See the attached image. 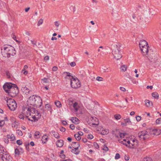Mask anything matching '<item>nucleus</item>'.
<instances>
[{"instance_id":"nucleus-1","label":"nucleus","mask_w":161,"mask_h":161,"mask_svg":"<svg viewBox=\"0 0 161 161\" xmlns=\"http://www.w3.org/2000/svg\"><path fill=\"white\" fill-rule=\"evenodd\" d=\"M4 52L7 55L8 58H10L11 55L14 56L16 53V51L14 47L9 45H5L3 46Z\"/></svg>"},{"instance_id":"nucleus-2","label":"nucleus","mask_w":161,"mask_h":161,"mask_svg":"<svg viewBox=\"0 0 161 161\" xmlns=\"http://www.w3.org/2000/svg\"><path fill=\"white\" fill-rule=\"evenodd\" d=\"M19 92V89L17 85L15 84H13V86L10 90V92L8 94L12 97H15L17 98H18V97H19V100H20L22 99V97L21 95H17Z\"/></svg>"},{"instance_id":"nucleus-3","label":"nucleus","mask_w":161,"mask_h":161,"mask_svg":"<svg viewBox=\"0 0 161 161\" xmlns=\"http://www.w3.org/2000/svg\"><path fill=\"white\" fill-rule=\"evenodd\" d=\"M114 48L113 49L112 53L114 58L116 60H118L122 58V55L120 50V46L115 45L114 46Z\"/></svg>"},{"instance_id":"nucleus-4","label":"nucleus","mask_w":161,"mask_h":161,"mask_svg":"<svg viewBox=\"0 0 161 161\" xmlns=\"http://www.w3.org/2000/svg\"><path fill=\"white\" fill-rule=\"evenodd\" d=\"M7 104L9 109L12 111L15 110L17 107L16 102L13 99H7Z\"/></svg>"},{"instance_id":"nucleus-5","label":"nucleus","mask_w":161,"mask_h":161,"mask_svg":"<svg viewBox=\"0 0 161 161\" xmlns=\"http://www.w3.org/2000/svg\"><path fill=\"white\" fill-rule=\"evenodd\" d=\"M72 80L70 81V84L72 87L76 89L80 86V83L78 79L77 78H74L73 76H72Z\"/></svg>"},{"instance_id":"nucleus-6","label":"nucleus","mask_w":161,"mask_h":161,"mask_svg":"<svg viewBox=\"0 0 161 161\" xmlns=\"http://www.w3.org/2000/svg\"><path fill=\"white\" fill-rule=\"evenodd\" d=\"M88 123L91 126H97L99 124L98 119L95 117L91 116L88 121Z\"/></svg>"},{"instance_id":"nucleus-7","label":"nucleus","mask_w":161,"mask_h":161,"mask_svg":"<svg viewBox=\"0 0 161 161\" xmlns=\"http://www.w3.org/2000/svg\"><path fill=\"white\" fill-rule=\"evenodd\" d=\"M36 97L35 95H32L31 96L28 100L27 105L30 106V108L33 107L35 101L36 100Z\"/></svg>"},{"instance_id":"nucleus-8","label":"nucleus","mask_w":161,"mask_h":161,"mask_svg":"<svg viewBox=\"0 0 161 161\" xmlns=\"http://www.w3.org/2000/svg\"><path fill=\"white\" fill-rule=\"evenodd\" d=\"M25 109H27V111L28 112L27 113V115L29 114L30 115H31V113L33 114L34 113V114H35L36 115L38 116L39 115V112L37 110L33 107H32L31 108H26Z\"/></svg>"},{"instance_id":"nucleus-9","label":"nucleus","mask_w":161,"mask_h":161,"mask_svg":"<svg viewBox=\"0 0 161 161\" xmlns=\"http://www.w3.org/2000/svg\"><path fill=\"white\" fill-rule=\"evenodd\" d=\"M11 83H6L3 86V89L5 92L8 93L10 92V90L13 86V85Z\"/></svg>"},{"instance_id":"nucleus-10","label":"nucleus","mask_w":161,"mask_h":161,"mask_svg":"<svg viewBox=\"0 0 161 161\" xmlns=\"http://www.w3.org/2000/svg\"><path fill=\"white\" fill-rule=\"evenodd\" d=\"M36 100L34 103L33 108L39 107H41L42 104V100L39 97H36Z\"/></svg>"},{"instance_id":"nucleus-11","label":"nucleus","mask_w":161,"mask_h":161,"mask_svg":"<svg viewBox=\"0 0 161 161\" xmlns=\"http://www.w3.org/2000/svg\"><path fill=\"white\" fill-rule=\"evenodd\" d=\"M147 132L146 131H142L139 132L138 134V137L139 138H142L144 140L147 137H148V135L147 134Z\"/></svg>"},{"instance_id":"nucleus-12","label":"nucleus","mask_w":161,"mask_h":161,"mask_svg":"<svg viewBox=\"0 0 161 161\" xmlns=\"http://www.w3.org/2000/svg\"><path fill=\"white\" fill-rule=\"evenodd\" d=\"M1 155V158L3 161H9L10 160L11 156L7 152L4 154H2Z\"/></svg>"},{"instance_id":"nucleus-13","label":"nucleus","mask_w":161,"mask_h":161,"mask_svg":"<svg viewBox=\"0 0 161 161\" xmlns=\"http://www.w3.org/2000/svg\"><path fill=\"white\" fill-rule=\"evenodd\" d=\"M149 46H145V47L140 48L142 52L143 53H146L147 55H148L150 51V50H149L148 49Z\"/></svg>"},{"instance_id":"nucleus-14","label":"nucleus","mask_w":161,"mask_h":161,"mask_svg":"<svg viewBox=\"0 0 161 161\" xmlns=\"http://www.w3.org/2000/svg\"><path fill=\"white\" fill-rule=\"evenodd\" d=\"M120 132L119 130H113L112 133L113 135H114L116 138H119V136Z\"/></svg>"},{"instance_id":"nucleus-15","label":"nucleus","mask_w":161,"mask_h":161,"mask_svg":"<svg viewBox=\"0 0 161 161\" xmlns=\"http://www.w3.org/2000/svg\"><path fill=\"white\" fill-rule=\"evenodd\" d=\"M140 48L145 47V46H148L147 42L145 40H143L140 41L139 44Z\"/></svg>"},{"instance_id":"nucleus-16","label":"nucleus","mask_w":161,"mask_h":161,"mask_svg":"<svg viewBox=\"0 0 161 161\" xmlns=\"http://www.w3.org/2000/svg\"><path fill=\"white\" fill-rule=\"evenodd\" d=\"M161 133V130L159 129H155L152 130V134L158 136Z\"/></svg>"},{"instance_id":"nucleus-17","label":"nucleus","mask_w":161,"mask_h":161,"mask_svg":"<svg viewBox=\"0 0 161 161\" xmlns=\"http://www.w3.org/2000/svg\"><path fill=\"white\" fill-rule=\"evenodd\" d=\"M22 92L26 95H28L30 92V90L26 87H23L21 89Z\"/></svg>"},{"instance_id":"nucleus-18","label":"nucleus","mask_w":161,"mask_h":161,"mask_svg":"<svg viewBox=\"0 0 161 161\" xmlns=\"http://www.w3.org/2000/svg\"><path fill=\"white\" fill-rule=\"evenodd\" d=\"M71 120L73 123L75 124H78L79 123V120L76 117H72L71 119Z\"/></svg>"},{"instance_id":"nucleus-19","label":"nucleus","mask_w":161,"mask_h":161,"mask_svg":"<svg viewBox=\"0 0 161 161\" xmlns=\"http://www.w3.org/2000/svg\"><path fill=\"white\" fill-rule=\"evenodd\" d=\"M63 141L62 140H58L56 142V145L58 147H61L64 145Z\"/></svg>"},{"instance_id":"nucleus-20","label":"nucleus","mask_w":161,"mask_h":161,"mask_svg":"<svg viewBox=\"0 0 161 161\" xmlns=\"http://www.w3.org/2000/svg\"><path fill=\"white\" fill-rule=\"evenodd\" d=\"M7 153L6 149L2 145H0V153L4 154Z\"/></svg>"},{"instance_id":"nucleus-21","label":"nucleus","mask_w":161,"mask_h":161,"mask_svg":"<svg viewBox=\"0 0 161 161\" xmlns=\"http://www.w3.org/2000/svg\"><path fill=\"white\" fill-rule=\"evenodd\" d=\"M48 137L47 135H44L42 137V141L43 143H45L47 141Z\"/></svg>"},{"instance_id":"nucleus-22","label":"nucleus","mask_w":161,"mask_h":161,"mask_svg":"<svg viewBox=\"0 0 161 161\" xmlns=\"http://www.w3.org/2000/svg\"><path fill=\"white\" fill-rule=\"evenodd\" d=\"M73 107L75 110V111H78L79 108L78 103L77 102H75L74 103H73Z\"/></svg>"},{"instance_id":"nucleus-23","label":"nucleus","mask_w":161,"mask_h":161,"mask_svg":"<svg viewBox=\"0 0 161 161\" xmlns=\"http://www.w3.org/2000/svg\"><path fill=\"white\" fill-rule=\"evenodd\" d=\"M51 133L57 139L60 138V136L58 133L53 131H52Z\"/></svg>"},{"instance_id":"nucleus-24","label":"nucleus","mask_w":161,"mask_h":161,"mask_svg":"<svg viewBox=\"0 0 161 161\" xmlns=\"http://www.w3.org/2000/svg\"><path fill=\"white\" fill-rule=\"evenodd\" d=\"M7 137L8 139H11L12 141H14L15 140V136L13 134H11V135H7Z\"/></svg>"},{"instance_id":"nucleus-25","label":"nucleus","mask_w":161,"mask_h":161,"mask_svg":"<svg viewBox=\"0 0 161 161\" xmlns=\"http://www.w3.org/2000/svg\"><path fill=\"white\" fill-rule=\"evenodd\" d=\"M45 108L46 109V110H47V111H49L50 112H51V106L49 104H46L45 106Z\"/></svg>"},{"instance_id":"nucleus-26","label":"nucleus","mask_w":161,"mask_h":161,"mask_svg":"<svg viewBox=\"0 0 161 161\" xmlns=\"http://www.w3.org/2000/svg\"><path fill=\"white\" fill-rule=\"evenodd\" d=\"M145 103L146 106L147 107H149L151 105L153 104V103L152 102H150L149 100H145Z\"/></svg>"},{"instance_id":"nucleus-27","label":"nucleus","mask_w":161,"mask_h":161,"mask_svg":"<svg viewBox=\"0 0 161 161\" xmlns=\"http://www.w3.org/2000/svg\"><path fill=\"white\" fill-rule=\"evenodd\" d=\"M41 116V115H39V116H38V117L36 118V117L35 115H32V118L33 119V121L35 122L37 121L39 119Z\"/></svg>"},{"instance_id":"nucleus-28","label":"nucleus","mask_w":161,"mask_h":161,"mask_svg":"<svg viewBox=\"0 0 161 161\" xmlns=\"http://www.w3.org/2000/svg\"><path fill=\"white\" fill-rule=\"evenodd\" d=\"M152 96L155 98L158 99V94L157 92H153L152 94Z\"/></svg>"},{"instance_id":"nucleus-29","label":"nucleus","mask_w":161,"mask_h":161,"mask_svg":"<svg viewBox=\"0 0 161 161\" xmlns=\"http://www.w3.org/2000/svg\"><path fill=\"white\" fill-rule=\"evenodd\" d=\"M119 143H120L124 145H125L126 147L128 146V145L126 144L127 140L125 139H124L123 140V141H120L119 140Z\"/></svg>"},{"instance_id":"nucleus-30","label":"nucleus","mask_w":161,"mask_h":161,"mask_svg":"<svg viewBox=\"0 0 161 161\" xmlns=\"http://www.w3.org/2000/svg\"><path fill=\"white\" fill-rule=\"evenodd\" d=\"M72 143H75V145L77 144V147H74V148L75 149L76 151H80L78 150V148L80 147V144H79V143L74 142H73Z\"/></svg>"},{"instance_id":"nucleus-31","label":"nucleus","mask_w":161,"mask_h":161,"mask_svg":"<svg viewBox=\"0 0 161 161\" xmlns=\"http://www.w3.org/2000/svg\"><path fill=\"white\" fill-rule=\"evenodd\" d=\"M127 67L125 65H123L121 66L120 69L121 71H122L123 72H125L126 71Z\"/></svg>"},{"instance_id":"nucleus-32","label":"nucleus","mask_w":161,"mask_h":161,"mask_svg":"<svg viewBox=\"0 0 161 161\" xmlns=\"http://www.w3.org/2000/svg\"><path fill=\"white\" fill-rule=\"evenodd\" d=\"M74 136L76 139L77 141H79L81 138V137L77 134H75Z\"/></svg>"},{"instance_id":"nucleus-33","label":"nucleus","mask_w":161,"mask_h":161,"mask_svg":"<svg viewBox=\"0 0 161 161\" xmlns=\"http://www.w3.org/2000/svg\"><path fill=\"white\" fill-rule=\"evenodd\" d=\"M71 152L74 154L77 155L79 154L80 151H76L75 149L73 148L71 151Z\"/></svg>"},{"instance_id":"nucleus-34","label":"nucleus","mask_w":161,"mask_h":161,"mask_svg":"<svg viewBox=\"0 0 161 161\" xmlns=\"http://www.w3.org/2000/svg\"><path fill=\"white\" fill-rule=\"evenodd\" d=\"M127 143L129 145V146H128V147L131 148H134V145L130 143V142L129 140L127 141L126 143Z\"/></svg>"},{"instance_id":"nucleus-35","label":"nucleus","mask_w":161,"mask_h":161,"mask_svg":"<svg viewBox=\"0 0 161 161\" xmlns=\"http://www.w3.org/2000/svg\"><path fill=\"white\" fill-rule=\"evenodd\" d=\"M108 130H102V131L101 132V134L103 135L108 134Z\"/></svg>"},{"instance_id":"nucleus-36","label":"nucleus","mask_w":161,"mask_h":161,"mask_svg":"<svg viewBox=\"0 0 161 161\" xmlns=\"http://www.w3.org/2000/svg\"><path fill=\"white\" fill-rule=\"evenodd\" d=\"M34 135L36 138H38L40 137V132L39 131H36Z\"/></svg>"},{"instance_id":"nucleus-37","label":"nucleus","mask_w":161,"mask_h":161,"mask_svg":"<svg viewBox=\"0 0 161 161\" xmlns=\"http://www.w3.org/2000/svg\"><path fill=\"white\" fill-rule=\"evenodd\" d=\"M55 103L56 106L59 108H60L61 106V104L59 101H56Z\"/></svg>"},{"instance_id":"nucleus-38","label":"nucleus","mask_w":161,"mask_h":161,"mask_svg":"<svg viewBox=\"0 0 161 161\" xmlns=\"http://www.w3.org/2000/svg\"><path fill=\"white\" fill-rule=\"evenodd\" d=\"M143 161H152L151 158L146 157L144 158Z\"/></svg>"},{"instance_id":"nucleus-39","label":"nucleus","mask_w":161,"mask_h":161,"mask_svg":"<svg viewBox=\"0 0 161 161\" xmlns=\"http://www.w3.org/2000/svg\"><path fill=\"white\" fill-rule=\"evenodd\" d=\"M114 117L116 119L118 120L120 119L121 116L120 114H116L114 115Z\"/></svg>"},{"instance_id":"nucleus-40","label":"nucleus","mask_w":161,"mask_h":161,"mask_svg":"<svg viewBox=\"0 0 161 161\" xmlns=\"http://www.w3.org/2000/svg\"><path fill=\"white\" fill-rule=\"evenodd\" d=\"M16 133L19 136H21L23 135V133L19 129L17 130Z\"/></svg>"},{"instance_id":"nucleus-41","label":"nucleus","mask_w":161,"mask_h":161,"mask_svg":"<svg viewBox=\"0 0 161 161\" xmlns=\"http://www.w3.org/2000/svg\"><path fill=\"white\" fill-rule=\"evenodd\" d=\"M14 153L16 155H19L20 154V151L17 148H16L15 149Z\"/></svg>"},{"instance_id":"nucleus-42","label":"nucleus","mask_w":161,"mask_h":161,"mask_svg":"<svg viewBox=\"0 0 161 161\" xmlns=\"http://www.w3.org/2000/svg\"><path fill=\"white\" fill-rule=\"evenodd\" d=\"M124 121L126 124H127V123L129 124V123H131V121H130V119L129 118H128L124 119Z\"/></svg>"},{"instance_id":"nucleus-43","label":"nucleus","mask_w":161,"mask_h":161,"mask_svg":"<svg viewBox=\"0 0 161 161\" xmlns=\"http://www.w3.org/2000/svg\"><path fill=\"white\" fill-rule=\"evenodd\" d=\"M43 20L42 19H40L38 21L37 25L39 26L40 25H42L43 23Z\"/></svg>"},{"instance_id":"nucleus-44","label":"nucleus","mask_w":161,"mask_h":161,"mask_svg":"<svg viewBox=\"0 0 161 161\" xmlns=\"http://www.w3.org/2000/svg\"><path fill=\"white\" fill-rule=\"evenodd\" d=\"M156 123L157 124H160L161 123V118L157 119L156 121Z\"/></svg>"},{"instance_id":"nucleus-45","label":"nucleus","mask_w":161,"mask_h":161,"mask_svg":"<svg viewBox=\"0 0 161 161\" xmlns=\"http://www.w3.org/2000/svg\"><path fill=\"white\" fill-rule=\"evenodd\" d=\"M126 134V133H123L120 132V134H119V138H124V136H125V135Z\"/></svg>"},{"instance_id":"nucleus-46","label":"nucleus","mask_w":161,"mask_h":161,"mask_svg":"<svg viewBox=\"0 0 161 161\" xmlns=\"http://www.w3.org/2000/svg\"><path fill=\"white\" fill-rule=\"evenodd\" d=\"M19 117L20 119H24V114H23V113H22V114H20L19 115Z\"/></svg>"},{"instance_id":"nucleus-47","label":"nucleus","mask_w":161,"mask_h":161,"mask_svg":"<svg viewBox=\"0 0 161 161\" xmlns=\"http://www.w3.org/2000/svg\"><path fill=\"white\" fill-rule=\"evenodd\" d=\"M93 146L96 149H98L99 147L98 145L96 142H94L93 143Z\"/></svg>"},{"instance_id":"nucleus-48","label":"nucleus","mask_w":161,"mask_h":161,"mask_svg":"<svg viewBox=\"0 0 161 161\" xmlns=\"http://www.w3.org/2000/svg\"><path fill=\"white\" fill-rule=\"evenodd\" d=\"M120 158V155L118 153H116V154L115 157V158L116 159H119Z\"/></svg>"},{"instance_id":"nucleus-49","label":"nucleus","mask_w":161,"mask_h":161,"mask_svg":"<svg viewBox=\"0 0 161 161\" xmlns=\"http://www.w3.org/2000/svg\"><path fill=\"white\" fill-rule=\"evenodd\" d=\"M4 124V120H0V127H2Z\"/></svg>"},{"instance_id":"nucleus-50","label":"nucleus","mask_w":161,"mask_h":161,"mask_svg":"<svg viewBox=\"0 0 161 161\" xmlns=\"http://www.w3.org/2000/svg\"><path fill=\"white\" fill-rule=\"evenodd\" d=\"M16 143L18 145H21L22 144V142L19 140H17L16 141Z\"/></svg>"},{"instance_id":"nucleus-51","label":"nucleus","mask_w":161,"mask_h":161,"mask_svg":"<svg viewBox=\"0 0 161 161\" xmlns=\"http://www.w3.org/2000/svg\"><path fill=\"white\" fill-rule=\"evenodd\" d=\"M103 149L105 151H108L109 150L107 146L105 145V144L104 145L103 148Z\"/></svg>"},{"instance_id":"nucleus-52","label":"nucleus","mask_w":161,"mask_h":161,"mask_svg":"<svg viewBox=\"0 0 161 161\" xmlns=\"http://www.w3.org/2000/svg\"><path fill=\"white\" fill-rule=\"evenodd\" d=\"M96 80L99 81H102L103 80V78L101 77L97 76V77Z\"/></svg>"},{"instance_id":"nucleus-53","label":"nucleus","mask_w":161,"mask_h":161,"mask_svg":"<svg viewBox=\"0 0 161 161\" xmlns=\"http://www.w3.org/2000/svg\"><path fill=\"white\" fill-rule=\"evenodd\" d=\"M93 137V136L91 134L88 135L87 136V138L90 139H92Z\"/></svg>"},{"instance_id":"nucleus-54","label":"nucleus","mask_w":161,"mask_h":161,"mask_svg":"<svg viewBox=\"0 0 161 161\" xmlns=\"http://www.w3.org/2000/svg\"><path fill=\"white\" fill-rule=\"evenodd\" d=\"M42 82L44 83H47L48 82V80L47 78H43L42 79Z\"/></svg>"},{"instance_id":"nucleus-55","label":"nucleus","mask_w":161,"mask_h":161,"mask_svg":"<svg viewBox=\"0 0 161 161\" xmlns=\"http://www.w3.org/2000/svg\"><path fill=\"white\" fill-rule=\"evenodd\" d=\"M64 73H66L67 74L66 77H65V78H67V76L69 77H72V76H73L72 75H70V73H69L68 72H64Z\"/></svg>"},{"instance_id":"nucleus-56","label":"nucleus","mask_w":161,"mask_h":161,"mask_svg":"<svg viewBox=\"0 0 161 161\" xmlns=\"http://www.w3.org/2000/svg\"><path fill=\"white\" fill-rule=\"evenodd\" d=\"M60 130L61 132H64L65 131V129L64 128L62 127L60 128Z\"/></svg>"},{"instance_id":"nucleus-57","label":"nucleus","mask_w":161,"mask_h":161,"mask_svg":"<svg viewBox=\"0 0 161 161\" xmlns=\"http://www.w3.org/2000/svg\"><path fill=\"white\" fill-rule=\"evenodd\" d=\"M70 65L72 67L75 66L76 65V63L75 62H72L70 63Z\"/></svg>"},{"instance_id":"nucleus-58","label":"nucleus","mask_w":161,"mask_h":161,"mask_svg":"<svg viewBox=\"0 0 161 161\" xmlns=\"http://www.w3.org/2000/svg\"><path fill=\"white\" fill-rule=\"evenodd\" d=\"M136 120L137 121H139L141 120V117L140 116H136Z\"/></svg>"},{"instance_id":"nucleus-59","label":"nucleus","mask_w":161,"mask_h":161,"mask_svg":"<svg viewBox=\"0 0 161 161\" xmlns=\"http://www.w3.org/2000/svg\"><path fill=\"white\" fill-rule=\"evenodd\" d=\"M70 128L72 129V130H74L75 128V126L73 124H71L70 125Z\"/></svg>"},{"instance_id":"nucleus-60","label":"nucleus","mask_w":161,"mask_h":161,"mask_svg":"<svg viewBox=\"0 0 161 161\" xmlns=\"http://www.w3.org/2000/svg\"><path fill=\"white\" fill-rule=\"evenodd\" d=\"M58 69V68L56 66H54L52 70L53 71H55Z\"/></svg>"},{"instance_id":"nucleus-61","label":"nucleus","mask_w":161,"mask_h":161,"mask_svg":"<svg viewBox=\"0 0 161 161\" xmlns=\"http://www.w3.org/2000/svg\"><path fill=\"white\" fill-rule=\"evenodd\" d=\"M12 38H13V39L14 40H15L16 42H18L19 41H18L17 40H16V36L14 35H12Z\"/></svg>"},{"instance_id":"nucleus-62","label":"nucleus","mask_w":161,"mask_h":161,"mask_svg":"<svg viewBox=\"0 0 161 161\" xmlns=\"http://www.w3.org/2000/svg\"><path fill=\"white\" fill-rule=\"evenodd\" d=\"M129 158H130L129 156L126 155H125V159L127 161V160H129Z\"/></svg>"},{"instance_id":"nucleus-63","label":"nucleus","mask_w":161,"mask_h":161,"mask_svg":"<svg viewBox=\"0 0 161 161\" xmlns=\"http://www.w3.org/2000/svg\"><path fill=\"white\" fill-rule=\"evenodd\" d=\"M120 90L123 92H125L126 91L125 88L123 87H120Z\"/></svg>"},{"instance_id":"nucleus-64","label":"nucleus","mask_w":161,"mask_h":161,"mask_svg":"<svg viewBox=\"0 0 161 161\" xmlns=\"http://www.w3.org/2000/svg\"><path fill=\"white\" fill-rule=\"evenodd\" d=\"M55 25L57 27H58L59 26V24L58 21H55Z\"/></svg>"}]
</instances>
